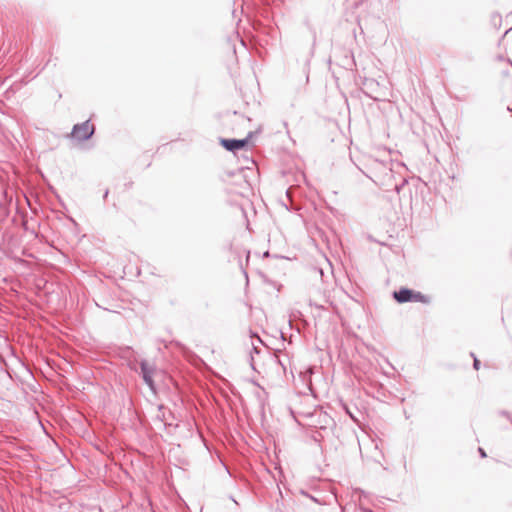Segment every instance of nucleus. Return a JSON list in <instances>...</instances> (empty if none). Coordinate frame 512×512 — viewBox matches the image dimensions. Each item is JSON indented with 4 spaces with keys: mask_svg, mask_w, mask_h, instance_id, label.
Segmentation results:
<instances>
[{
    "mask_svg": "<svg viewBox=\"0 0 512 512\" xmlns=\"http://www.w3.org/2000/svg\"><path fill=\"white\" fill-rule=\"evenodd\" d=\"M395 300L399 303L406 302H426V297L420 292H414L407 288H401L393 294Z\"/></svg>",
    "mask_w": 512,
    "mask_h": 512,
    "instance_id": "1",
    "label": "nucleus"
},
{
    "mask_svg": "<svg viewBox=\"0 0 512 512\" xmlns=\"http://www.w3.org/2000/svg\"><path fill=\"white\" fill-rule=\"evenodd\" d=\"M93 133L94 127L89 123L88 120L81 124H76L72 130V136L80 141L89 139Z\"/></svg>",
    "mask_w": 512,
    "mask_h": 512,
    "instance_id": "2",
    "label": "nucleus"
},
{
    "mask_svg": "<svg viewBox=\"0 0 512 512\" xmlns=\"http://www.w3.org/2000/svg\"><path fill=\"white\" fill-rule=\"evenodd\" d=\"M140 368H141V374H142L143 380L151 388V390H154L155 389L154 382H153L154 367L152 365H150L147 361H141Z\"/></svg>",
    "mask_w": 512,
    "mask_h": 512,
    "instance_id": "3",
    "label": "nucleus"
},
{
    "mask_svg": "<svg viewBox=\"0 0 512 512\" xmlns=\"http://www.w3.org/2000/svg\"><path fill=\"white\" fill-rule=\"evenodd\" d=\"M221 144L228 151H236L243 148L247 144V139L237 140V139H222Z\"/></svg>",
    "mask_w": 512,
    "mask_h": 512,
    "instance_id": "4",
    "label": "nucleus"
},
{
    "mask_svg": "<svg viewBox=\"0 0 512 512\" xmlns=\"http://www.w3.org/2000/svg\"><path fill=\"white\" fill-rule=\"evenodd\" d=\"M367 499V496L364 494L359 495V506L363 512H372L369 508L364 507V501Z\"/></svg>",
    "mask_w": 512,
    "mask_h": 512,
    "instance_id": "5",
    "label": "nucleus"
},
{
    "mask_svg": "<svg viewBox=\"0 0 512 512\" xmlns=\"http://www.w3.org/2000/svg\"><path fill=\"white\" fill-rule=\"evenodd\" d=\"M473 357H474V363H473V366L476 370L479 369V366H480V361L474 356V354L472 353L471 354Z\"/></svg>",
    "mask_w": 512,
    "mask_h": 512,
    "instance_id": "6",
    "label": "nucleus"
},
{
    "mask_svg": "<svg viewBox=\"0 0 512 512\" xmlns=\"http://www.w3.org/2000/svg\"><path fill=\"white\" fill-rule=\"evenodd\" d=\"M478 451H479V453H480L482 458L486 457V453H485L484 449L479 448Z\"/></svg>",
    "mask_w": 512,
    "mask_h": 512,
    "instance_id": "7",
    "label": "nucleus"
},
{
    "mask_svg": "<svg viewBox=\"0 0 512 512\" xmlns=\"http://www.w3.org/2000/svg\"><path fill=\"white\" fill-rule=\"evenodd\" d=\"M509 63H510V64H511V66H512V61H510V60H509Z\"/></svg>",
    "mask_w": 512,
    "mask_h": 512,
    "instance_id": "8",
    "label": "nucleus"
}]
</instances>
